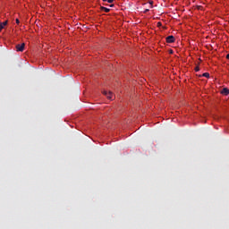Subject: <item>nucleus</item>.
<instances>
[{
	"label": "nucleus",
	"instance_id": "nucleus-1",
	"mask_svg": "<svg viewBox=\"0 0 229 229\" xmlns=\"http://www.w3.org/2000/svg\"><path fill=\"white\" fill-rule=\"evenodd\" d=\"M103 94L107 98V99H114V93L112 91H103Z\"/></svg>",
	"mask_w": 229,
	"mask_h": 229
},
{
	"label": "nucleus",
	"instance_id": "nucleus-2",
	"mask_svg": "<svg viewBox=\"0 0 229 229\" xmlns=\"http://www.w3.org/2000/svg\"><path fill=\"white\" fill-rule=\"evenodd\" d=\"M26 47V44L22 43L21 45L18 44L16 45V50L22 53L24 51V47Z\"/></svg>",
	"mask_w": 229,
	"mask_h": 229
},
{
	"label": "nucleus",
	"instance_id": "nucleus-3",
	"mask_svg": "<svg viewBox=\"0 0 229 229\" xmlns=\"http://www.w3.org/2000/svg\"><path fill=\"white\" fill-rule=\"evenodd\" d=\"M174 40H175L174 36H168V37H166L167 44H173V42H174Z\"/></svg>",
	"mask_w": 229,
	"mask_h": 229
},
{
	"label": "nucleus",
	"instance_id": "nucleus-4",
	"mask_svg": "<svg viewBox=\"0 0 229 229\" xmlns=\"http://www.w3.org/2000/svg\"><path fill=\"white\" fill-rule=\"evenodd\" d=\"M6 24H8V21L0 23V31H3V30H4V26H6Z\"/></svg>",
	"mask_w": 229,
	"mask_h": 229
},
{
	"label": "nucleus",
	"instance_id": "nucleus-5",
	"mask_svg": "<svg viewBox=\"0 0 229 229\" xmlns=\"http://www.w3.org/2000/svg\"><path fill=\"white\" fill-rule=\"evenodd\" d=\"M221 94H224L225 96H228L229 94V89L228 88H224L221 91Z\"/></svg>",
	"mask_w": 229,
	"mask_h": 229
},
{
	"label": "nucleus",
	"instance_id": "nucleus-6",
	"mask_svg": "<svg viewBox=\"0 0 229 229\" xmlns=\"http://www.w3.org/2000/svg\"><path fill=\"white\" fill-rule=\"evenodd\" d=\"M101 10L103 12H106V13H108V12H110V9L109 8H106V7H101Z\"/></svg>",
	"mask_w": 229,
	"mask_h": 229
},
{
	"label": "nucleus",
	"instance_id": "nucleus-7",
	"mask_svg": "<svg viewBox=\"0 0 229 229\" xmlns=\"http://www.w3.org/2000/svg\"><path fill=\"white\" fill-rule=\"evenodd\" d=\"M202 76H203L204 78H210V73L205 72V73L202 74Z\"/></svg>",
	"mask_w": 229,
	"mask_h": 229
},
{
	"label": "nucleus",
	"instance_id": "nucleus-8",
	"mask_svg": "<svg viewBox=\"0 0 229 229\" xmlns=\"http://www.w3.org/2000/svg\"><path fill=\"white\" fill-rule=\"evenodd\" d=\"M199 71V66L195 67V72H198Z\"/></svg>",
	"mask_w": 229,
	"mask_h": 229
},
{
	"label": "nucleus",
	"instance_id": "nucleus-9",
	"mask_svg": "<svg viewBox=\"0 0 229 229\" xmlns=\"http://www.w3.org/2000/svg\"><path fill=\"white\" fill-rule=\"evenodd\" d=\"M104 2H107V3H110V4H112L113 3V0H103Z\"/></svg>",
	"mask_w": 229,
	"mask_h": 229
},
{
	"label": "nucleus",
	"instance_id": "nucleus-10",
	"mask_svg": "<svg viewBox=\"0 0 229 229\" xmlns=\"http://www.w3.org/2000/svg\"><path fill=\"white\" fill-rule=\"evenodd\" d=\"M20 22L19 19H16V23L20 24Z\"/></svg>",
	"mask_w": 229,
	"mask_h": 229
},
{
	"label": "nucleus",
	"instance_id": "nucleus-11",
	"mask_svg": "<svg viewBox=\"0 0 229 229\" xmlns=\"http://www.w3.org/2000/svg\"><path fill=\"white\" fill-rule=\"evenodd\" d=\"M157 26H162V23H161V22H158V23H157Z\"/></svg>",
	"mask_w": 229,
	"mask_h": 229
},
{
	"label": "nucleus",
	"instance_id": "nucleus-12",
	"mask_svg": "<svg viewBox=\"0 0 229 229\" xmlns=\"http://www.w3.org/2000/svg\"><path fill=\"white\" fill-rule=\"evenodd\" d=\"M226 58H227V60H229V54L226 55Z\"/></svg>",
	"mask_w": 229,
	"mask_h": 229
},
{
	"label": "nucleus",
	"instance_id": "nucleus-13",
	"mask_svg": "<svg viewBox=\"0 0 229 229\" xmlns=\"http://www.w3.org/2000/svg\"><path fill=\"white\" fill-rule=\"evenodd\" d=\"M148 12H149V9L145 10V13H148Z\"/></svg>",
	"mask_w": 229,
	"mask_h": 229
},
{
	"label": "nucleus",
	"instance_id": "nucleus-14",
	"mask_svg": "<svg viewBox=\"0 0 229 229\" xmlns=\"http://www.w3.org/2000/svg\"><path fill=\"white\" fill-rule=\"evenodd\" d=\"M114 6V4H110V7L112 8Z\"/></svg>",
	"mask_w": 229,
	"mask_h": 229
},
{
	"label": "nucleus",
	"instance_id": "nucleus-15",
	"mask_svg": "<svg viewBox=\"0 0 229 229\" xmlns=\"http://www.w3.org/2000/svg\"><path fill=\"white\" fill-rule=\"evenodd\" d=\"M150 4H153V2H150Z\"/></svg>",
	"mask_w": 229,
	"mask_h": 229
}]
</instances>
